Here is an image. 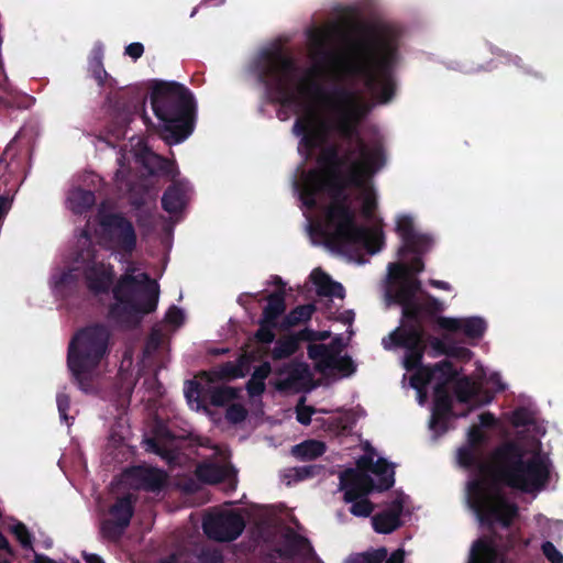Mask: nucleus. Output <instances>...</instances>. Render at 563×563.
Returning <instances> with one entry per match:
<instances>
[{
  "mask_svg": "<svg viewBox=\"0 0 563 563\" xmlns=\"http://www.w3.org/2000/svg\"><path fill=\"white\" fill-rule=\"evenodd\" d=\"M244 529L242 516L230 509H214L203 519V531L213 540L231 541L236 539Z\"/></svg>",
  "mask_w": 563,
  "mask_h": 563,
  "instance_id": "15",
  "label": "nucleus"
},
{
  "mask_svg": "<svg viewBox=\"0 0 563 563\" xmlns=\"http://www.w3.org/2000/svg\"><path fill=\"white\" fill-rule=\"evenodd\" d=\"M162 340H163L162 333L156 330L153 331L148 339V342L146 344V353H150L151 351L155 350L159 345Z\"/></svg>",
  "mask_w": 563,
  "mask_h": 563,
  "instance_id": "41",
  "label": "nucleus"
},
{
  "mask_svg": "<svg viewBox=\"0 0 563 563\" xmlns=\"http://www.w3.org/2000/svg\"><path fill=\"white\" fill-rule=\"evenodd\" d=\"M310 382V374L307 365L297 363L279 371L276 379L278 389H299Z\"/></svg>",
  "mask_w": 563,
  "mask_h": 563,
  "instance_id": "20",
  "label": "nucleus"
},
{
  "mask_svg": "<svg viewBox=\"0 0 563 563\" xmlns=\"http://www.w3.org/2000/svg\"><path fill=\"white\" fill-rule=\"evenodd\" d=\"M144 47L141 43H131L125 47V54L133 59H137L142 56Z\"/></svg>",
  "mask_w": 563,
  "mask_h": 563,
  "instance_id": "40",
  "label": "nucleus"
},
{
  "mask_svg": "<svg viewBox=\"0 0 563 563\" xmlns=\"http://www.w3.org/2000/svg\"><path fill=\"white\" fill-rule=\"evenodd\" d=\"M186 203V191L180 186L170 187L163 198L164 209L169 213L180 211Z\"/></svg>",
  "mask_w": 563,
  "mask_h": 563,
  "instance_id": "26",
  "label": "nucleus"
},
{
  "mask_svg": "<svg viewBox=\"0 0 563 563\" xmlns=\"http://www.w3.org/2000/svg\"><path fill=\"white\" fill-rule=\"evenodd\" d=\"M539 522H548V519L543 518L542 516L538 517Z\"/></svg>",
  "mask_w": 563,
  "mask_h": 563,
  "instance_id": "49",
  "label": "nucleus"
},
{
  "mask_svg": "<svg viewBox=\"0 0 563 563\" xmlns=\"http://www.w3.org/2000/svg\"><path fill=\"white\" fill-rule=\"evenodd\" d=\"M305 35L309 66L300 67L271 48L260 54L256 73L272 99L296 115L292 133L299 137L300 155L317 158L318 168L295 183L312 243L361 263L384 241L378 227L356 222L352 196H357L363 216L372 218L377 198L371 177L384 166L385 154L380 141L357 134L368 111L364 96L345 86L325 87L320 79L358 80L378 102H388L395 91L397 32L377 23L349 40L345 25L331 21L309 27Z\"/></svg>",
  "mask_w": 563,
  "mask_h": 563,
  "instance_id": "1",
  "label": "nucleus"
},
{
  "mask_svg": "<svg viewBox=\"0 0 563 563\" xmlns=\"http://www.w3.org/2000/svg\"><path fill=\"white\" fill-rule=\"evenodd\" d=\"M10 531L14 534L20 544L25 549H32V537L27 528L22 522H14L10 526Z\"/></svg>",
  "mask_w": 563,
  "mask_h": 563,
  "instance_id": "31",
  "label": "nucleus"
},
{
  "mask_svg": "<svg viewBox=\"0 0 563 563\" xmlns=\"http://www.w3.org/2000/svg\"><path fill=\"white\" fill-rule=\"evenodd\" d=\"M313 307L311 305L298 307L288 316V322L290 324H295L298 322L306 321L311 317Z\"/></svg>",
  "mask_w": 563,
  "mask_h": 563,
  "instance_id": "32",
  "label": "nucleus"
},
{
  "mask_svg": "<svg viewBox=\"0 0 563 563\" xmlns=\"http://www.w3.org/2000/svg\"><path fill=\"white\" fill-rule=\"evenodd\" d=\"M310 280L317 292L322 296L343 298L344 289L341 284L335 283L320 268H314L310 274Z\"/></svg>",
  "mask_w": 563,
  "mask_h": 563,
  "instance_id": "24",
  "label": "nucleus"
},
{
  "mask_svg": "<svg viewBox=\"0 0 563 563\" xmlns=\"http://www.w3.org/2000/svg\"><path fill=\"white\" fill-rule=\"evenodd\" d=\"M1 551L7 554H10V555L13 553V550H12L9 541L2 533H0V552Z\"/></svg>",
  "mask_w": 563,
  "mask_h": 563,
  "instance_id": "43",
  "label": "nucleus"
},
{
  "mask_svg": "<svg viewBox=\"0 0 563 563\" xmlns=\"http://www.w3.org/2000/svg\"><path fill=\"white\" fill-rule=\"evenodd\" d=\"M406 558V552L404 549H397L390 555H386V559L383 561L385 563H404Z\"/></svg>",
  "mask_w": 563,
  "mask_h": 563,
  "instance_id": "42",
  "label": "nucleus"
},
{
  "mask_svg": "<svg viewBox=\"0 0 563 563\" xmlns=\"http://www.w3.org/2000/svg\"><path fill=\"white\" fill-rule=\"evenodd\" d=\"M437 322L443 330L461 332L473 340L481 339L487 329L485 319L477 316L463 318L440 317Z\"/></svg>",
  "mask_w": 563,
  "mask_h": 563,
  "instance_id": "16",
  "label": "nucleus"
},
{
  "mask_svg": "<svg viewBox=\"0 0 563 563\" xmlns=\"http://www.w3.org/2000/svg\"><path fill=\"white\" fill-rule=\"evenodd\" d=\"M285 305L284 298L279 294L269 296L268 303L264 310V317L256 333V340L262 344L271 343L274 340L272 327L275 324V319L284 312Z\"/></svg>",
  "mask_w": 563,
  "mask_h": 563,
  "instance_id": "19",
  "label": "nucleus"
},
{
  "mask_svg": "<svg viewBox=\"0 0 563 563\" xmlns=\"http://www.w3.org/2000/svg\"><path fill=\"white\" fill-rule=\"evenodd\" d=\"M164 563H178V558L172 556L169 560L165 561Z\"/></svg>",
  "mask_w": 563,
  "mask_h": 563,
  "instance_id": "48",
  "label": "nucleus"
},
{
  "mask_svg": "<svg viewBox=\"0 0 563 563\" xmlns=\"http://www.w3.org/2000/svg\"><path fill=\"white\" fill-rule=\"evenodd\" d=\"M325 451V446L322 442L317 440H308L305 441L298 445H295L291 450L292 454L296 457L302 459V460H312L321 454H323Z\"/></svg>",
  "mask_w": 563,
  "mask_h": 563,
  "instance_id": "27",
  "label": "nucleus"
},
{
  "mask_svg": "<svg viewBox=\"0 0 563 563\" xmlns=\"http://www.w3.org/2000/svg\"><path fill=\"white\" fill-rule=\"evenodd\" d=\"M342 341L336 338L331 345L313 344L309 347V356L314 366L324 375L347 376L354 372V365L350 357L341 355Z\"/></svg>",
  "mask_w": 563,
  "mask_h": 563,
  "instance_id": "14",
  "label": "nucleus"
},
{
  "mask_svg": "<svg viewBox=\"0 0 563 563\" xmlns=\"http://www.w3.org/2000/svg\"><path fill=\"white\" fill-rule=\"evenodd\" d=\"M542 551L551 563H563L562 553L551 542L543 543Z\"/></svg>",
  "mask_w": 563,
  "mask_h": 563,
  "instance_id": "34",
  "label": "nucleus"
},
{
  "mask_svg": "<svg viewBox=\"0 0 563 563\" xmlns=\"http://www.w3.org/2000/svg\"><path fill=\"white\" fill-rule=\"evenodd\" d=\"M86 563H104V561L97 554H84Z\"/></svg>",
  "mask_w": 563,
  "mask_h": 563,
  "instance_id": "45",
  "label": "nucleus"
},
{
  "mask_svg": "<svg viewBox=\"0 0 563 563\" xmlns=\"http://www.w3.org/2000/svg\"><path fill=\"white\" fill-rule=\"evenodd\" d=\"M394 484V468L383 459L368 450L358 459L356 468L347 470L340 476V486L344 490V499L351 503V512L357 517H367L373 507L366 495L372 489H388Z\"/></svg>",
  "mask_w": 563,
  "mask_h": 563,
  "instance_id": "6",
  "label": "nucleus"
},
{
  "mask_svg": "<svg viewBox=\"0 0 563 563\" xmlns=\"http://www.w3.org/2000/svg\"><path fill=\"white\" fill-rule=\"evenodd\" d=\"M274 283L276 284H280L282 283V279L279 277H274Z\"/></svg>",
  "mask_w": 563,
  "mask_h": 563,
  "instance_id": "50",
  "label": "nucleus"
},
{
  "mask_svg": "<svg viewBox=\"0 0 563 563\" xmlns=\"http://www.w3.org/2000/svg\"><path fill=\"white\" fill-rule=\"evenodd\" d=\"M199 445L201 451L198 454L205 462L197 467V476L206 483L228 481L233 486L235 472L228 464V452L217 445H209V440L201 441Z\"/></svg>",
  "mask_w": 563,
  "mask_h": 563,
  "instance_id": "12",
  "label": "nucleus"
},
{
  "mask_svg": "<svg viewBox=\"0 0 563 563\" xmlns=\"http://www.w3.org/2000/svg\"><path fill=\"white\" fill-rule=\"evenodd\" d=\"M385 349L400 346L406 350L404 366L407 371L417 369L410 376V386L417 390V399L420 405L427 400L426 388L429 386L434 390V405L430 420V429L435 434L445 432L453 418L465 416L472 409L488 404L493 397L485 394L481 395L484 384L492 385L496 391L504 390L506 385L501 382L498 373H492L483 380L482 374L477 380L470 378L459 379L455 384V394L457 402L467 405V410L457 412L452 409V399L448 394L446 385L453 379L456 372L448 362H441L433 368L419 367L422 355L423 344L420 328L416 325L407 327L401 324L393 331L387 338L383 339Z\"/></svg>",
  "mask_w": 563,
  "mask_h": 563,
  "instance_id": "3",
  "label": "nucleus"
},
{
  "mask_svg": "<svg viewBox=\"0 0 563 563\" xmlns=\"http://www.w3.org/2000/svg\"><path fill=\"white\" fill-rule=\"evenodd\" d=\"M151 102L155 115L169 133L165 136L168 143H179L190 134L194 100L184 86L175 82L156 84Z\"/></svg>",
  "mask_w": 563,
  "mask_h": 563,
  "instance_id": "7",
  "label": "nucleus"
},
{
  "mask_svg": "<svg viewBox=\"0 0 563 563\" xmlns=\"http://www.w3.org/2000/svg\"><path fill=\"white\" fill-rule=\"evenodd\" d=\"M495 424L489 412L479 415V423L467 432L466 443L457 450V463L475 467L476 474L466 485L465 499L476 517L487 523L508 526L517 516V507L503 493L499 479L523 492L540 490L549 475V461L533 441L501 446L489 462L482 459L481 446L487 439L486 428Z\"/></svg>",
  "mask_w": 563,
  "mask_h": 563,
  "instance_id": "2",
  "label": "nucleus"
},
{
  "mask_svg": "<svg viewBox=\"0 0 563 563\" xmlns=\"http://www.w3.org/2000/svg\"><path fill=\"white\" fill-rule=\"evenodd\" d=\"M93 239L84 231L77 239V251L71 267L57 271L52 276V286L56 289L69 286L78 278V272L85 276L88 288L95 292L107 291L113 277L110 266H106L100 255L92 247Z\"/></svg>",
  "mask_w": 563,
  "mask_h": 563,
  "instance_id": "9",
  "label": "nucleus"
},
{
  "mask_svg": "<svg viewBox=\"0 0 563 563\" xmlns=\"http://www.w3.org/2000/svg\"><path fill=\"white\" fill-rule=\"evenodd\" d=\"M396 230L402 240L400 249V262L388 266L389 285L386 289V301L401 305L404 321L407 327L416 325L415 318L423 310H440V302L428 296L420 286L412 273L423 269V264L416 258L408 264L405 258L406 252H422L430 244V239L419 234L416 230L413 219L408 214H399L396 218Z\"/></svg>",
  "mask_w": 563,
  "mask_h": 563,
  "instance_id": "4",
  "label": "nucleus"
},
{
  "mask_svg": "<svg viewBox=\"0 0 563 563\" xmlns=\"http://www.w3.org/2000/svg\"><path fill=\"white\" fill-rule=\"evenodd\" d=\"M532 420L530 411L527 409H518L512 413L511 421L515 426H526Z\"/></svg>",
  "mask_w": 563,
  "mask_h": 563,
  "instance_id": "35",
  "label": "nucleus"
},
{
  "mask_svg": "<svg viewBox=\"0 0 563 563\" xmlns=\"http://www.w3.org/2000/svg\"><path fill=\"white\" fill-rule=\"evenodd\" d=\"M109 333L103 327L78 332L68 347V367L80 389L90 391L99 376V364L107 351Z\"/></svg>",
  "mask_w": 563,
  "mask_h": 563,
  "instance_id": "8",
  "label": "nucleus"
},
{
  "mask_svg": "<svg viewBox=\"0 0 563 563\" xmlns=\"http://www.w3.org/2000/svg\"><path fill=\"white\" fill-rule=\"evenodd\" d=\"M271 372V366L267 363L261 365L252 375L247 384V389L251 396H256L264 390V380Z\"/></svg>",
  "mask_w": 563,
  "mask_h": 563,
  "instance_id": "28",
  "label": "nucleus"
},
{
  "mask_svg": "<svg viewBox=\"0 0 563 563\" xmlns=\"http://www.w3.org/2000/svg\"><path fill=\"white\" fill-rule=\"evenodd\" d=\"M238 375L229 365L224 366L221 373L213 372L199 375L195 380L189 382L185 389L189 407L196 411L205 409L203 404L208 398L214 406L230 405L236 398V391L232 387L220 386L218 379L220 376Z\"/></svg>",
  "mask_w": 563,
  "mask_h": 563,
  "instance_id": "10",
  "label": "nucleus"
},
{
  "mask_svg": "<svg viewBox=\"0 0 563 563\" xmlns=\"http://www.w3.org/2000/svg\"><path fill=\"white\" fill-rule=\"evenodd\" d=\"M298 347V340L294 336H287L279 340L273 350L274 358H283L296 352Z\"/></svg>",
  "mask_w": 563,
  "mask_h": 563,
  "instance_id": "30",
  "label": "nucleus"
},
{
  "mask_svg": "<svg viewBox=\"0 0 563 563\" xmlns=\"http://www.w3.org/2000/svg\"><path fill=\"white\" fill-rule=\"evenodd\" d=\"M277 553L279 558L299 561L309 558L312 554V549L307 539L295 533H287L285 536L284 545L277 550Z\"/></svg>",
  "mask_w": 563,
  "mask_h": 563,
  "instance_id": "22",
  "label": "nucleus"
},
{
  "mask_svg": "<svg viewBox=\"0 0 563 563\" xmlns=\"http://www.w3.org/2000/svg\"><path fill=\"white\" fill-rule=\"evenodd\" d=\"M184 318V312L178 308H170L166 313V321L176 328L183 323Z\"/></svg>",
  "mask_w": 563,
  "mask_h": 563,
  "instance_id": "36",
  "label": "nucleus"
},
{
  "mask_svg": "<svg viewBox=\"0 0 563 563\" xmlns=\"http://www.w3.org/2000/svg\"><path fill=\"white\" fill-rule=\"evenodd\" d=\"M57 407L60 419L64 420L67 424H69L68 417L66 415V411L69 408V399L66 395L60 394L57 396Z\"/></svg>",
  "mask_w": 563,
  "mask_h": 563,
  "instance_id": "37",
  "label": "nucleus"
},
{
  "mask_svg": "<svg viewBox=\"0 0 563 563\" xmlns=\"http://www.w3.org/2000/svg\"><path fill=\"white\" fill-rule=\"evenodd\" d=\"M278 117L282 119V120H286L287 117H282V113L278 114Z\"/></svg>",
  "mask_w": 563,
  "mask_h": 563,
  "instance_id": "51",
  "label": "nucleus"
},
{
  "mask_svg": "<svg viewBox=\"0 0 563 563\" xmlns=\"http://www.w3.org/2000/svg\"><path fill=\"white\" fill-rule=\"evenodd\" d=\"M133 157L136 164L144 166L148 173H154L158 168L165 169L167 174H173L174 169L172 164L164 162L159 156L155 155L148 148L147 143L141 137H133L130 141V150L125 152L119 158V169L115 173V181L120 189H123V185L129 188L126 181L128 169L125 163H130V158Z\"/></svg>",
  "mask_w": 563,
  "mask_h": 563,
  "instance_id": "13",
  "label": "nucleus"
},
{
  "mask_svg": "<svg viewBox=\"0 0 563 563\" xmlns=\"http://www.w3.org/2000/svg\"><path fill=\"white\" fill-rule=\"evenodd\" d=\"M159 439L158 438H155V439H148L145 441V445H146V450H150V451H153L157 454H161L163 455L164 457L166 459H170L169 455L167 454V449H164V452L161 448V443H159Z\"/></svg>",
  "mask_w": 563,
  "mask_h": 563,
  "instance_id": "39",
  "label": "nucleus"
},
{
  "mask_svg": "<svg viewBox=\"0 0 563 563\" xmlns=\"http://www.w3.org/2000/svg\"><path fill=\"white\" fill-rule=\"evenodd\" d=\"M158 284L136 265L130 264L113 288L114 302L110 308L111 318L118 323L132 327L144 314L156 309Z\"/></svg>",
  "mask_w": 563,
  "mask_h": 563,
  "instance_id": "5",
  "label": "nucleus"
},
{
  "mask_svg": "<svg viewBox=\"0 0 563 563\" xmlns=\"http://www.w3.org/2000/svg\"><path fill=\"white\" fill-rule=\"evenodd\" d=\"M468 563H506V560L493 540L479 539L472 547Z\"/></svg>",
  "mask_w": 563,
  "mask_h": 563,
  "instance_id": "21",
  "label": "nucleus"
},
{
  "mask_svg": "<svg viewBox=\"0 0 563 563\" xmlns=\"http://www.w3.org/2000/svg\"><path fill=\"white\" fill-rule=\"evenodd\" d=\"M92 66L95 67V75L96 78L99 80V82H102V76H101V62L99 57L93 58Z\"/></svg>",
  "mask_w": 563,
  "mask_h": 563,
  "instance_id": "44",
  "label": "nucleus"
},
{
  "mask_svg": "<svg viewBox=\"0 0 563 563\" xmlns=\"http://www.w3.org/2000/svg\"><path fill=\"white\" fill-rule=\"evenodd\" d=\"M329 336V333L328 332H318L314 334V339L317 340H324Z\"/></svg>",
  "mask_w": 563,
  "mask_h": 563,
  "instance_id": "47",
  "label": "nucleus"
},
{
  "mask_svg": "<svg viewBox=\"0 0 563 563\" xmlns=\"http://www.w3.org/2000/svg\"><path fill=\"white\" fill-rule=\"evenodd\" d=\"M246 416V410L239 404H232L227 410V419L233 423L241 422Z\"/></svg>",
  "mask_w": 563,
  "mask_h": 563,
  "instance_id": "33",
  "label": "nucleus"
},
{
  "mask_svg": "<svg viewBox=\"0 0 563 563\" xmlns=\"http://www.w3.org/2000/svg\"><path fill=\"white\" fill-rule=\"evenodd\" d=\"M123 482L136 488L155 490L165 485L166 475L154 467L137 466L124 473Z\"/></svg>",
  "mask_w": 563,
  "mask_h": 563,
  "instance_id": "17",
  "label": "nucleus"
},
{
  "mask_svg": "<svg viewBox=\"0 0 563 563\" xmlns=\"http://www.w3.org/2000/svg\"><path fill=\"white\" fill-rule=\"evenodd\" d=\"M430 284L432 286H434L437 288H440V289H443V290H450L451 289V286L448 283L442 282V280L431 279Z\"/></svg>",
  "mask_w": 563,
  "mask_h": 563,
  "instance_id": "46",
  "label": "nucleus"
},
{
  "mask_svg": "<svg viewBox=\"0 0 563 563\" xmlns=\"http://www.w3.org/2000/svg\"><path fill=\"white\" fill-rule=\"evenodd\" d=\"M93 239L104 249L120 254H130L136 245L132 224L117 214L101 217Z\"/></svg>",
  "mask_w": 563,
  "mask_h": 563,
  "instance_id": "11",
  "label": "nucleus"
},
{
  "mask_svg": "<svg viewBox=\"0 0 563 563\" xmlns=\"http://www.w3.org/2000/svg\"><path fill=\"white\" fill-rule=\"evenodd\" d=\"M402 511V500H395L389 509L373 517L374 530L378 533H389L399 527V516Z\"/></svg>",
  "mask_w": 563,
  "mask_h": 563,
  "instance_id": "23",
  "label": "nucleus"
},
{
  "mask_svg": "<svg viewBox=\"0 0 563 563\" xmlns=\"http://www.w3.org/2000/svg\"><path fill=\"white\" fill-rule=\"evenodd\" d=\"M314 410L310 407L299 405L297 407V420L302 424H308Z\"/></svg>",
  "mask_w": 563,
  "mask_h": 563,
  "instance_id": "38",
  "label": "nucleus"
},
{
  "mask_svg": "<svg viewBox=\"0 0 563 563\" xmlns=\"http://www.w3.org/2000/svg\"><path fill=\"white\" fill-rule=\"evenodd\" d=\"M95 202L93 194L89 190L74 188L67 197V206L74 213H82Z\"/></svg>",
  "mask_w": 563,
  "mask_h": 563,
  "instance_id": "25",
  "label": "nucleus"
},
{
  "mask_svg": "<svg viewBox=\"0 0 563 563\" xmlns=\"http://www.w3.org/2000/svg\"><path fill=\"white\" fill-rule=\"evenodd\" d=\"M387 555L385 548H378L365 553H360L350 556L345 563H382Z\"/></svg>",
  "mask_w": 563,
  "mask_h": 563,
  "instance_id": "29",
  "label": "nucleus"
},
{
  "mask_svg": "<svg viewBox=\"0 0 563 563\" xmlns=\"http://www.w3.org/2000/svg\"><path fill=\"white\" fill-rule=\"evenodd\" d=\"M110 520L103 523L102 530L109 537H117L129 525L132 517L130 496L119 498L110 510Z\"/></svg>",
  "mask_w": 563,
  "mask_h": 563,
  "instance_id": "18",
  "label": "nucleus"
}]
</instances>
